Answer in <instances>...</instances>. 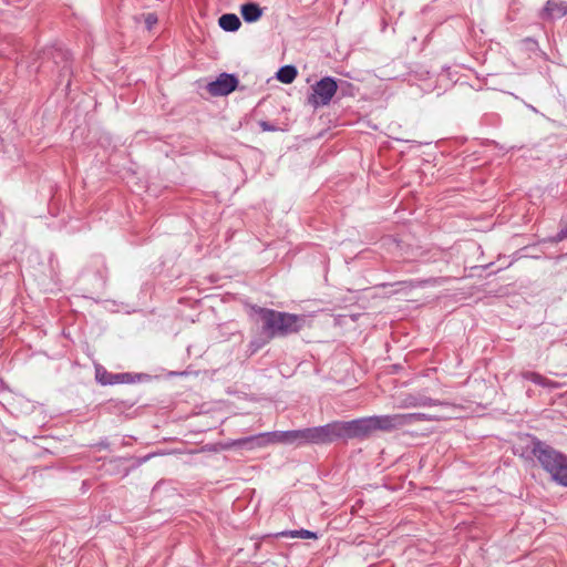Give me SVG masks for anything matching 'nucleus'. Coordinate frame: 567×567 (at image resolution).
<instances>
[{
	"instance_id": "1",
	"label": "nucleus",
	"mask_w": 567,
	"mask_h": 567,
	"mask_svg": "<svg viewBox=\"0 0 567 567\" xmlns=\"http://www.w3.org/2000/svg\"><path fill=\"white\" fill-rule=\"evenodd\" d=\"M334 434L333 422H331L320 426L289 431H272L245 436L233 440L228 443V446L246 447L251 450L256 447H265L270 444H296L298 446L305 444L326 445L336 442Z\"/></svg>"
},
{
	"instance_id": "2",
	"label": "nucleus",
	"mask_w": 567,
	"mask_h": 567,
	"mask_svg": "<svg viewBox=\"0 0 567 567\" xmlns=\"http://www.w3.org/2000/svg\"><path fill=\"white\" fill-rule=\"evenodd\" d=\"M402 427H404L402 413L333 421L334 441L364 440L375 431L391 432Z\"/></svg>"
},
{
	"instance_id": "3",
	"label": "nucleus",
	"mask_w": 567,
	"mask_h": 567,
	"mask_svg": "<svg viewBox=\"0 0 567 567\" xmlns=\"http://www.w3.org/2000/svg\"><path fill=\"white\" fill-rule=\"evenodd\" d=\"M528 437L529 443L526 445L523 455L528 453L527 457L537 458L542 468L550 475L555 483L567 487V455L535 435H528Z\"/></svg>"
},
{
	"instance_id": "4",
	"label": "nucleus",
	"mask_w": 567,
	"mask_h": 567,
	"mask_svg": "<svg viewBox=\"0 0 567 567\" xmlns=\"http://www.w3.org/2000/svg\"><path fill=\"white\" fill-rule=\"evenodd\" d=\"M255 311L261 322V334L268 340L297 333L305 324L303 316L262 307L255 308Z\"/></svg>"
},
{
	"instance_id": "5",
	"label": "nucleus",
	"mask_w": 567,
	"mask_h": 567,
	"mask_svg": "<svg viewBox=\"0 0 567 567\" xmlns=\"http://www.w3.org/2000/svg\"><path fill=\"white\" fill-rule=\"evenodd\" d=\"M41 69H55L56 82L63 84L69 89L71 85L72 76V59L69 50L62 45H53L43 51Z\"/></svg>"
},
{
	"instance_id": "6",
	"label": "nucleus",
	"mask_w": 567,
	"mask_h": 567,
	"mask_svg": "<svg viewBox=\"0 0 567 567\" xmlns=\"http://www.w3.org/2000/svg\"><path fill=\"white\" fill-rule=\"evenodd\" d=\"M338 91V82L332 76H324L311 86L308 104L315 109L328 105Z\"/></svg>"
},
{
	"instance_id": "7",
	"label": "nucleus",
	"mask_w": 567,
	"mask_h": 567,
	"mask_svg": "<svg viewBox=\"0 0 567 567\" xmlns=\"http://www.w3.org/2000/svg\"><path fill=\"white\" fill-rule=\"evenodd\" d=\"M143 374L140 373H131V372H121L113 373L109 372L103 365H95V380L101 385H115L122 383H135L141 381Z\"/></svg>"
},
{
	"instance_id": "8",
	"label": "nucleus",
	"mask_w": 567,
	"mask_h": 567,
	"mask_svg": "<svg viewBox=\"0 0 567 567\" xmlns=\"http://www.w3.org/2000/svg\"><path fill=\"white\" fill-rule=\"evenodd\" d=\"M238 83L239 81L235 74L221 73L215 81L208 83L207 91L213 96H225L234 92Z\"/></svg>"
},
{
	"instance_id": "9",
	"label": "nucleus",
	"mask_w": 567,
	"mask_h": 567,
	"mask_svg": "<svg viewBox=\"0 0 567 567\" xmlns=\"http://www.w3.org/2000/svg\"><path fill=\"white\" fill-rule=\"evenodd\" d=\"M567 14L565 0H548L540 13L542 19H559Z\"/></svg>"
},
{
	"instance_id": "10",
	"label": "nucleus",
	"mask_w": 567,
	"mask_h": 567,
	"mask_svg": "<svg viewBox=\"0 0 567 567\" xmlns=\"http://www.w3.org/2000/svg\"><path fill=\"white\" fill-rule=\"evenodd\" d=\"M444 403L432 399L430 396L423 394H408L401 402V408L411 409V408H423V406H434V405H443Z\"/></svg>"
},
{
	"instance_id": "11",
	"label": "nucleus",
	"mask_w": 567,
	"mask_h": 567,
	"mask_svg": "<svg viewBox=\"0 0 567 567\" xmlns=\"http://www.w3.org/2000/svg\"><path fill=\"white\" fill-rule=\"evenodd\" d=\"M128 461L126 457H114L111 458L107 463H104L105 473L110 475L121 474L122 477H125L130 474L131 468L125 467L124 464Z\"/></svg>"
},
{
	"instance_id": "12",
	"label": "nucleus",
	"mask_w": 567,
	"mask_h": 567,
	"mask_svg": "<svg viewBox=\"0 0 567 567\" xmlns=\"http://www.w3.org/2000/svg\"><path fill=\"white\" fill-rule=\"evenodd\" d=\"M240 13L245 22L252 23L261 18L262 9L258 3L247 2L241 6Z\"/></svg>"
},
{
	"instance_id": "13",
	"label": "nucleus",
	"mask_w": 567,
	"mask_h": 567,
	"mask_svg": "<svg viewBox=\"0 0 567 567\" xmlns=\"http://www.w3.org/2000/svg\"><path fill=\"white\" fill-rule=\"evenodd\" d=\"M402 420L405 427L420 422L439 421L440 417L430 413H402Z\"/></svg>"
},
{
	"instance_id": "14",
	"label": "nucleus",
	"mask_w": 567,
	"mask_h": 567,
	"mask_svg": "<svg viewBox=\"0 0 567 567\" xmlns=\"http://www.w3.org/2000/svg\"><path fill=\"white\" fill-rule=\"evenodd\" d=\"M218 24L225 31L235 32L240 28L241 22L236 14L225 13L219 18Z\"/></svg>"
},
{
	"instance_id": "15",
	"label": "nucleus",
	"mask_w": 567,
	"mask_h": 567,
	"mask_svg": "<svg viewBox=\"0 0 567 567\" xmlns=\"http://www.w3.org/2000/svg\"><path fill=\"white\" fill-rule=\"evenodd\" d=\"M522 377L543 388H554L556 385L554 381L534 371H525L522 373Z\"/></svg>"
},
{
	"instance_id": "16",
	"label": "nucleus",
	"mask_w": 567,
	"mask_h": 567,
	"mask_svg": "<svg viewBox=\"0 0 567 567\" xmlns=\"http://www.w3.org/2000/svg\"><path fill=\"white\" fill-rule=\"evenodd\" d=\"M298 71L293 65H284L277 72V79L285 84H290L297 78Z\"/></svg>"
},
{
	"instance_id": "17",
	"label": "nucleus",
	"mask_w": 567,
	"mask_h": 567,
	"mask_svg": "<svg viewBox=\"0 0 567 567\" xmlns=\"http://www.w3.org/2000/svg\"><path fill=\"white\" fill-rule=\"evenodd\" d=\"M271 340H268L267 337L260 336L259 338L252 339L249 343V348L252 350V352L261 349L264 346H266Z\"/></svg>"
},
{
	"instance_id": "18",
	"label": "nucleus",
	"mask_w": 567,
	"mask_h": 567,
	"mask_svg": "<svg viewBox=\"0 0 567 567\" xmlns=\"http://www.w3.org/2000/svg\"><path fill=\"white\" fill-rule=\"evenodd\" d=\"M290 536L299 537V538H303V539H310V538L316 539L317 538L316 533L307 530V529H299V530L290 532Z\"/></svg>"
},
{
	"instance_id": "19",
	"label": "nucleus",
	"mask_w": 567,
	"mask_h": 567,
	"mask_svg": "<svg viewBox=\"0 0 567 567\" xmlns=\"http://www.w3.org/2000/svg\"><path fill=\"white\" fill-rule=\"evenodd\" d=\"M158 19L155 13H147L144 18L145 27L147 30H152V28L157 23Z\"/></svg>"
},
{
	"instance_id": "20",
	"label": "nucleus",
	"mask_w": 567,
	"mask_h": 567,
	"mask_svg": "<svg viewBox=\"0 0 567 567\" xmlns=\"http://www.w3.org/2000/svg\"><path fill=\"white\" fill-rule=\"evenodd\" d=\"M260 128L264 131V132H277L279 131V127L276 126L275 124H271L270 122L268 121H259L258 122Z\"/></svg>"
},
{
	"instance_id": "21",
	"label": "nucleus",
	"mask_w": 567,
	"mask_h": 567,
	"mask_svg": "<svg viewBox=\"0 0 567 567\" xmlns=\"http://www.w3.org/2000/svg\"><path fill=\"white\" fill-rule=\"evenodd\" d=\"M135 401L133 400H124V401H120L118 403H116L114 405V408H117L118 410H127V409H131L132 406L135 405Z\"/></svg>"
},
{
	"instance_id": "22",
	"label": "nucleus",
	"mask_w": 567,
	"mask_h": 567,
	"mask_svg": "<svg viewBox=\"0 0 567 567\" xmlns=\"http://www.w3.org/2000/svg\"><path fill=\"white\" fill-rule=\"evenodd\" d=\"M567 238V226L561 228L553 238L554 243H559Z\"/></svg>"
},
{
	"instance_id": "23",
	"label": "nucleus",
	"mask_w": 567,
	"mask_h": 567,
	"mask_svg": "<svg viewBox=\"0 0 567 567\" xmlns=\"http://www.w3.org/2000/svg\"><path fill=\"white\" fill-rule=\"evenodd\" d=\"M394 285H399V286L406 287V288H414L415 287V284L412 280L398 281Z\"/></svg>"
},
{
	"instance_id": "24",
	"label": "nucleus",
	"mask_w": 567,
	"mask_h": 567,
	"mask_svg": "<svg viewBox=\"0 0 567 567\" xmlns=\"http://www.w3.org/2000/svg\"><path fill=\"white\" fill-rule=\"evenodd\" d=\"M95 446L99 449H107L110 446V443L107 442V440H102L99 443H96Z\"/></svg>"
}]
</instances>
